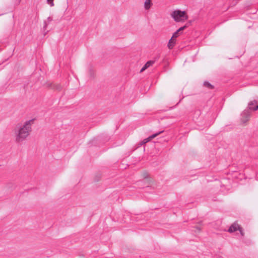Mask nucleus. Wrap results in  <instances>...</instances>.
Instances as JSON below:
<instances>
[{
  "mask_svg": "<svg viewBox=\"0 0 258 258\" xmlns=\"http://www.w3.org/2000/svg\"><path fill=\"white\" fill-rule=\"evenodd\" d=\"M204 85L209 89H213L214 88L213 86L207 81L204 82Z\"/></svg>",
  "mask_w": 258,
  "mask_h": 258,
  "instance_id": "13",
  "label": "nucleus"
},
{
  "mask_svg": "<svg viewBox=\"0 0 258 258\" xmlns=\"http://www.w3.org/2000/svg\"><path fill=\"white\" fill-rule=\"evenodd\" d=\"M196 228L198 232H199L201 230L200 228L199 227H196Z\"/></svg>",
  "mask_w": 258,
  "mask_h": 258,
  "instance_id": "16",
  "label": "nucleus"
},
{
  "mask_svg": "<svg viewBox=\"0 0 258 258\" xmlns=\"http://www.w3.org/2000/svg\"><path fill=\"white\" fill-rule=\"evenodd\" d=\"M53 0H47V3L50 5L51 7H52L54 6V4L53 2Z\"/></svg>",
  "mask_w": 258,
  "mask_h": 258,
  "instance_id": "14",
  "label": "nucleus"
},
{
  "mask_svg": "<svg viewBox=\"0 0 258 258\" xmlns=\"http://www.w3.org/2000/svg\"><path fill=\"white\" fill-rule=\"evenodd\" d=\"M171 16L175 21H177V11L173 12L171 14Z\"/></svg>",
  "mask_w": 258,
  "mask_h": 258,
  "instance_id": "12",
  "label": "nucleus"
},
{
  "mask_svg": "<svg viewBox=\"0 0 258 258\" xmlns=\"http://www.w3.org/2000/svg\"><path fill=\"white\" fill-rule=\"evenodd\" d=\"M154 63V61L153 60H150L147 61L146 64L144 65V66L142 68V69L140 71V72L142 73L144 72L145 70H146L147 69L149 68L150 66H152Z\"/></svg>",
  "mask_w": 258,
  "mask_h": 258,
  "instance_id": "9",
  "label": "nucleus"
},
{
  "mask_svg": "<svg viewBox=\"0 0 258 258\" xmlns=\"http://www.w3.org/2000/svg\"><path fill=\"white\" fill-rule=\"evenodd\" d=\"M34 122L35 119L33 118L18 123L16 125L12 132L16 143H23L29 137L32 132V126Z\"/></svg>",
  "mask_w": 258,
  "mask_h": 258,
  "instance_id": "1",
  "label": "nucleus"
},
{
  "mask_svg": "<svg viewBox=\"0 0 258 258\" xmlns=\"http://www.w3.org/2000/svg\"><path fill=\"white\" fill-rule=\"evenodd\" d=\"M141 176L144 182L148 185V186H150L155 183V180L147 171H143L142 173Z\"/></svg>",
  "mask_w": 258,
  "mask_h": 258,
  "instance_id": "2",
  "label": "nucleus"
},
{
  "mask_svg": "<svg viewBox=\"0 0 258 258\" xmlns=\"http://www.w3.org/2000/svg\"><path fill=\"white\" fill-rule=\"evenodd\" d=\"M191 21H189L187 22L184 26H181L179 28H178V33L179 32L182 31L183 30H184L185 28L189 27L191 25Z\"/></svg>",
  "mask_w": 258,
  "mask_h": 258,
  "instance_id": "11",
  "label": "nucleus"
},
{
  "mask_svg": "<svg viewBox=\"0 0 258 258\" xmlns=\"http://www.w3.org/2000/svg\"><path fill=\"white\" fill-rule=\"evenodd\" d=\"M255 101H251L248 104V108L247 109H249V110H256L258 109V105L255 106L254 104H255Z\"/></svg>",
  "mask_w": 258,
  "mask_h": 258,
  "instance_id": "10",
  "label": "nucleus"
},
{
  "mask_svg": "<svg viewBox=\"0 0 258 258\" xmlns=\"http://www.w3.org/2000/svg\"><path fill=\"white\" fill-rule=\"evenodd\" d=\"M90 77H92V78H94V73L93 71H90Z\"/></svg>",
  "mask_w": 258,
  "mask_h": 258,
  "instance_id": "15",
  "label": "nucleus"
},
{
  "mask_svg": "<svg viewBox=\"0 0 258 258\" xmlns=\"http://www.w3.org/2000/svg\"><path fill=\"white\" fill-rule=\"evenodd\" d=\"M188 19V16L185 11L178 10V23L184 21Z\"/></svg>",
  "mask_w": 258,
  "mask_h": 258,
  "instance_id": "6",
  "label": "nucleus"
},
{
  "mask_svg": "<svg viewBox=\"0 0 258 258\" xmlns=\"http://www.w3.org/2000/svg\"><path fill=\"white\" fill-rule=\"evenodd\" d=\"M237 230H239L241 234L243 235V234L242 231V228L236 223H234L231 225L229 228L228 231L232 233Z\"/></svg>",
  "mask_w": 258,
  "mask_h": 258,
  "instance_id": "5",
  "label": "nucleus"
},
{
  "mask_svg": "<svg viewBox=\"0 0 258 258\" xmlns=\"http://www.w3.org/2000/svg\"><path fill=\"white\" fill-rule=\"evenodd\" d=\"M177 37V31L175 32L172 37L170 39L167 47L169 49H171L173 48L176 42V38Z\"/></svg>",
  "mask_w": 258,
  "mask_h": 258,
  "instance_id": "4",
  "label": "nucleus"
},
{
  "mask_svg": "<svg viewBox=\"0 0 258 258\" xmlns=\"http://www.w3.org/2000/svg\"><path fill=\"white\" fill-rule=\"evenodd\" d=\"M163 132L162 131H161V132H159L157 133H156V134H154L151 136H150V137H149L148 138H146L145 139H144L140 144L141 145H143V144H145L147 143H148V142L150 141L151 140H152L153 139H154V138L156 137L157 136H158L159 135H160V134H161Z\"/></svg>",
  "mask_w": 258,
  "mask_h": 258,
  "instance_id": "7",
  "label": "nucleus"
},
{
  "mask_svg": "<svg viewBox=\"0 0 258 258\" xmlns=\"http://www.w3.org/2000/svg\"><path fill=\"white\" fill-rule=\"evenodd\" d=\"M153 5L152 0H145L144 2V9L146 11H149Z\"/></svg>",
  "mask_w": 258,
  "mask_h": 258,
  "instance_id": "8",
  "label": "nucleus"
},
{
  "mask_svg": "<svg viewBox=\"0 0 258 258\" xmlns=\"http://www.w3.org/2000/svg\"><path fill=\"white\" fill-rule=\"evenodd\" d=\"M250 111L249 109H245L241 114V120L243 123L246 122L249 119Z\"/></svg>",
  "mask_w": 258,
  "mask_h": 258,
  "instance_id": "3",
  "label": "nucleus"
}]
</instances>
